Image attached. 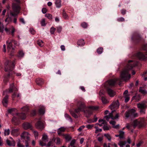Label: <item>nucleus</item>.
Masks as SVG:
<instances>
[{"label":"nucleus","mask_w":147,"mask_h":147,"mask_svg":"<svg viewBox=\"0 0 147 147\" xmlns=\"http://www.w3.org/2000/svg\"><path fill=\"white\" fill-rule=\"evenodd\" d=\"M77 105L78 108L75 109V112L78 113L83 111L85 116L87 117H88L92 114L93 111L97 110L98 108L97 106H90L86 109L85 104L81 101L78 102Z\"/></svg>","instance_id":"f257e3e1"},{"label":"nucleus","mask_w":147,"mask_h":147,"mask_svg":"<svg viewBox=\"0 0 147 147\" xmlns=\"http://www.w3.org/2000/svg\"><path fill=\"white\" fill-rule=\"evenodd\" d=\"M137 62L134 61L133 60H129L127 65L121 74L120 77L121 79L125 81L129 80L131 78L130 74L129 73V71L137 65Z\"/></svg>","instance_id":"f03ea898"},{"label":"nucleus","mask_w":147,"mask_h":147,"mask_svg":"<svg viewBox=\"0 0 147 147\" xmlns=\"http://www.w3.org/2000/svg\"><path fill=\"white\" fill-rule=\"evenodd\" d=\"M5 65V71L9 73L5 75L3 80L4 83L6 84L9 82L8 78L10 76H11L13 73L12 70L14 68L15 65L13 63L11 64V63L10 62L8 61H6Z\"/></svg>","instance_id":"7ed1b4c3"},{"label":"nucleus","mask_w":147,"mask_h":147,"mask_svg":"<svg viewBox=\"0 0 147 147\" xmlns=\"http://www.w3.org/2000/svg\"><path fill=\"white\" fill-rule=\"evenodd\" d=\"M118 81L121 82L120 79L115 78L114 80H111L106 82L104 84L105 87L107 88V92L111 97H113L115 95L116 93L111 89L108 88L114 86Z\"/></svg>","instance_id":"20e7f679"},{"label":"nucleus","mask_w":147,"mask_h":147,"mask_svg":"<svg viewBox=\"0 0 147 147\" xmlns=\"http://www.w3.org/2000/svg\"><path fill=\"white\" fill-rule=\"evenodd\" d=\"M20 3H13L12 4V9L14 13H13L11 10H10L9 13L11 15L14 17H15L18 15L20 10Z\"/></svg>","instance_id":"39448f33"},{"label":"nucleus","mask_w":147,"mask_h":147,"mask_svg":"<svg viewBox=\"0 0 147 147\" xmlns=\"http://www.w3.org/2000/svg\"><path fill=\"white\" fill-rule=\"evenodd\" d=\"M30 134L28 133L26 131L23 132L21 135V139L23 140L22 141L25 142L26 147L29 146L28 143L30 141Z\"/></svg>","instance_id":"423d86ee"},{"label":"nucleus","mask_w":147,"mask_h":147,"mask_svg":"<svg viewBox=\"0 0 147 147\" xmlns=\"http://www.w3.org/2000/svg\"><path fill=\"white\" fill-rule=\"evenodd\" d=\"M119 117V113H117L116 111L114 110L112 111L109 115H106L105 117L107 121H109V119L110 118L115 119L118 118Z\"/></svg>","instance_id":"0eeeda50"},{"label":"nucleus","mask_w":147,"mask_h":147,"mask_svg":"<svg viewBox=\"0 0 147 147\" xmlns=\"http://www.w3.org/2000/svg\"><path fill=\"white\" fill-rule=\"evenodd\" d=\"M146 101H144L137 104V107L140 110V112L141 114L145 113V109L147 107L146 104Z\"/></svg>","instance_id":"6e6552de"},{"label":"nucleus","mask_w":147,"mask_h":147,"mask_svg":"<svg viewBox=\"0 0 147 147\" xmlns=\"http://www.w3.org/2000/svg\"><path fill=\"white\" fill-rule=\"evenodd\" d=\"M144 118H140L138 119H136L133 121V127L135 128L138 125L139 127H142L144 125Z\"/></svg>","instance_id":"1a4fd4ad"},{"label":"nucleus","mask_w":147,"mask_h":147,"mask_svg":"<svg viewBox=\"0 0 147 147\" xmlns=\"http://www.w3.org/2000/svg\"><path fill=\"white\" fill-rule=\"evenodd\" d=\"M5 30L8 34H11L13 36L15 32V29L14 27L12 26L7 25L4 28Z\"/></svg>","instance_id":"9d476101"},{"label":"nucleus","mask_w":147,"mask_h":147,"mask_svg":"<svg viewBox=\"0 0 147 147\" xmlns=\"http://www.w3.org/2000/svg\"><path fill=\"white\" fill-rule=\"evenodd\" d=\"M6 43H7V51L8 52H9L10 50L11 49H13L12 46V43H13L14 44L16 45L17 42L13 40H11L9 39L7 41Z\"/></svg>","instance_id":"9b49d317"},{"label":"nucleus","mask_w":147,"mask_h":147,"mask_svg":"<svg viewBox=\"0 0 147 147\" xmlns=\"http://www.w3.org/2000/svg\"><path fill=\"white\" fill-rule=\"evenodd\" d=\"M119 105L118 100L113 102L109 106L111 110H112L114 109H117L119 107Z\"/></svg>","instance_id":"f8f14e48"},{"label":"nucleus","mask_w":147,"mask_h":147,"mask_svg":"<svg viewBox=\"0 0 147 147\" xmlns=\"http://www.w3.org/2000/svg\"><path fill=\"white\" fill-rule=\"evenodd\" d=\"M137 56L140 60L143 61L147 60V56L141 52L138 53L137 54Z\"/></svg>","instance_id":"ddd939ff"},{"label":"nucleus","mask_w":147,"mask_h":147,"mask_svg":"<svg viewBox=\"0 0 147 147\" xmlns=\"http://www.w3.org/2000/svg\"><path fill=\"white\" fill-rule=\"evenodd\" d=\"M35 126L37 129H40L41 130L45 127L43 123L40 121H38L35 124Z\"/></svg>","instance_id":"4468645a"},{"label":"nucleus","mask_w":147,"mask_h":147,"mask_svg":"<svg viewBox=\"0 0 147 147\" xmlns=\"http://www.w3.org/2000/svg\"><path fill=\"white\" fill-rule=\"evenodd\" d=\"M136 111L135 109H132L129 110L127 112H125V117L128 118L130 117H133V114Z\"/></svg>","instance_id":"2eb2a0df"},{"label":"nucleus","mask_w":147,"mask_h":147,"mask_svg":"<svg viewBox=\"0 0 147 147\" xmlns=\"http://www.w3.org/2000/svg\"><path fill=\"white\" fill-rule=\"evenodd\" d=\"M14 88L15 87L13 83L10 84L9 89L6 90L5 91H4L3 92V95H4L5 92L8 93L12 92L13 91V90L14 89Z\"/></svg>","instance_id":"dca6fc26"},{"label":"nucleus","mask_w":147,"mask_h":147,"mask_svg":"<svg viewBox=\"0 0 147 147\" xmlns=\"http://www.w3.org/2000/svg\"><path fill=\"white\" fill-rule=\"evenodd\" d=\"M9 97V96L8 95H6L3 98L2 100V104L5 107H7V106Z\"/></svg>","instance_id":"f3484780"},{"label":"nucleus","mask_w":147,"mask_h":147,"mask_svg":"<svg viewBox=\"0 0 147 147\" xmlns=\"http://www.w3.org/2000/svg\"><path fill=\"white\" fill-rule=\"evenodd\" d=\"M23 126L24 128L25 129H27L29 128L32 129V125L31 124L29 123H25L23 124Z\"/></svg>","instance_id":"a211bd4d"},{"label":"nucleus","mask_w":147,"mask_h":147,"mask_svg":"<svg viewBox=\"0 0 147 147\" xmlns=\"http://www.w3.org/2000/svg\"><path fill=\"white\" fill-rule=\"evenodd\" d=\"M16 115L22 119L24 120L26 118V115L24 113H17Z\"/></svg>","instance_id":"6ab92c4d"},{"label":"nucleus","mask_w":147,"mask_h":147,"mask_svg":"<svg viewBox=\"0 0 147 147\" xmlns=\"http://www.w3.org/2000/svg\"><path fill=\"white\" fill-rule=\"evenodd\" d=\"M19 131V129L18 128L13 129L11 131V134L12 135L15 136H18L19 134L18 133Z\"/></svg>","instance_id":"aec40b11"},{"label":"nucleus","mask_w":147,"mask_h":147,"mask_svg":"<svg viewBox=\"0 0 147 147\" xmlns=\"http://www.w3.org/2000/svg\"><path fill=\"white\" fill-rule=\"evenodd\" d=\"M56 7L57 8H60L61 6V0H56L55 2Z\"/></svg>","instance_id":"412c9836"},{"label":"nucleus","mask_w":147,"mask_h":147,"mask_svg":"<svg viewBox=\"0 0 147 147\" xmlns=\"http://www.w3.org/2000/svg\"><path fill=\"white\" fill-rule=\"evenodd\" d=\"M12 122L15 125H17L19 123V119L15 117H13L12 119Z\"/></svg>","instance_id":"4be33fe9"},{"label":"nucleus","mask_w":147,"mask_h":147,"mask_svg":"<svg viewBox=\"0 0 147 147\" xmlns=\"http://www.w3.org/2000/svg\"><path fill=\"white\" fill-rule=\"evenodd\" d=\"M139 91L143 94H146L147 93V92L145 90L144 87H140L139 88Z\"/></svg>","instance_id":"5701e85b"},{"label":"nucleus","mask_w":147,"mask_h":147,"mask_svg":"<svg viewBox=\"0 0 147 147\" xmlns=\"http://www.w3.org/2000/svg\"><path fill=\"white\" fill-rule=\"evenodd\" d=\"M85 44L84 40L80 39L77 42V45L80 46H84Z\"/></svg>","instance_id":"b1692460"},{"label":"nucleus","mask_w":147,"mask_h":147,"mask_svg":"<svg viewBox=\"0 0 147 147\" xmlns=\"http://www.w3.org/2000/svg\"><path fill=\"white\" fill-rule=\"evenodd\" d=\"M36 83L37 84L40 85L44 82V80L41 78H38L36 80Z\"/></svg>","instance_id":"393cba45"},{"label":"nucleus","mask_w":147,"mask_h":147,"mask_svg":"<svg viewBox=\"0 0 147 147\" xmlns=\"http://www.w3.org/2000/svg\"><path fill=\"white\" fill-rule=\"evenodd\" d=\"M65 128L64 127H61L59 128L57 131V133L59 135L61 134L62 132H64L65 131Z\"/></svg>","instance_id":"a878e982"},{"label":"nucleus","mask_w":147,"mask_h":147,"mask_svg":"<svg viewBox=\"0 0 147 147\" xmlns=\"http://www.w3.org/2000/svg\"><path fill=\"white\" fill-rule=\"evenodd\" d=\"M6 142L8 144L9 146H15V143L14 141H12L11 142L10 140H6Z\"/></svg>","instance_id":"bb28decb"},{"label":"nucleus","mask_w":147,"mask_h":147,"mask_svg":"<svg viewBox=\"0 0 147 147\" xmlns=\"http://www.w3.org/2000/svg\"><path fill=\"white\" fill-rule=\"evenodd\" d=\"M42 141L45 142H47L48 141V136L46 134H43L42 138Z\"/></svg>","instance_id":"cd10ccee"},{"label":"nucleus","mask_w":147,"mask_h":147,"mask_svg":"<svg viewBox=\"0 0 147 147\" xmlns=\"http://www.w3.org/2000/svg\"><path fill=\"white\" fill-rule=\"evenodd\" d=\"M64 137L65 140L67 141H70L71 139V137L70 135L67 134L64 135Z\"/></svg>","instance_id":"c85d7f7f"},{"label":"nucleus","mask_w":147,"mask_h":147,"mask_svg":"<svg viewBox=\"0 0 147 147\" xmlns=\"http://www.w3.org/2000/svg\"><path fill=\"white\" fill-rule=\"evenodd\" d=\"M39 112L40 114H44L45 113V108L43 107L40 108L39 110Z\"/></svg>","instance_id":"c756f323"},{"label":"nucleus","mask_w":147,"mask_h":147,"mask_svg":"<svg viewBox=\"0 0 147 147\" xmlns=\"http://www.w3.org/2000/svg\"><path fill=\"white\" fill-rule=\"evenodd\" d=\"M24 53L22 51H19L18 56L19 57H22L24 55Z\"/></svg>","instance_id":"7c9ffc66"},{"label":"nucleus","mask_w":147,"mask_h":147,"mask_svg":"<svg viewBox=\"0 0 147 147\" xmlns=\"http://www.w3.org/2000/svg\"><path fill=\"white\" fill-rule=\"evenodd\" d=\"M45 16L46 17L48 18L50 20H51L53 18L52 15L50 13H47L45 14Z\"/></svg>","instance_id":"2f4dec72"},{"label":"nucleus","mask_w":147,"mask_h":147,"mask_svg":"<svg viewBox=\"0 0 147 147\" xmlns=\"http://www.w3.org/2000/svg\"><path fill=\"white\" fill-rule=\"evenodd\" d=\"M37 43L38 45L40 47H42L44 45L43 42L41 40H39L37 41Z\"/></svg>","instance_id":"473e14b6"},{"label":"nucleus","mask_w":147,"mask_h":147,"mask_svg":"<svg viewBox=\"0 0 147 147\" xmlns=\"http://www.w3.org/2000/svg\"><path fill=\"white\" fill-rule=\"evenodd\" d=\"M120 138L121 139L123 138L124 137V132L123 131H120L119 132Z\"/></svg>","instance_id":"72a5a7b5"},{"label":"nucleus","mask_w":147,"mask_h":147,"mask_svg":"<svg viewBox=\"0 0 147 147\" xmlns=\"http://www.w3.org/2000/svg\"><path fill=\"white\" fill-rule=\"evenodd\" d=\"M140 99V97L139 96H134L132 98V100L135 99L136 101H139Z\"/></svg>","instance_id":"f704fd0d"},{"label":"nucleus","mask_w":147,"mask_h":147,"mask_svg":"<svg viewBox=\"0 0 147 147\" xmlns=\"http://www.w3.org/2000/svg\"><path fill=\"white\" fill-rule=\"evenodd\" d=\"M104 136L109 140L111 141V136L108 134H104Z\"/></svg>","instance_id":"c9c22d12"},{"label":"nucleus","mask_w":147,"mask_h":147,"mask_svg":"<svg viewBox=\"0 0 147 147\" xmlns=\"http://www.w3.org/2000/svg\"><path fill=\"white\" fill-rule=\"evenodd\" d=\"M103 48L101 47H100L98 48L97 50V52L99 54H101L102 53L103 51Z\"/></svg>","instance_id":"e433bc0d"},{"label":"nucleus","mask_w":147,"mask_h":147,"mask_svg":"<svg viewBox=\"0 0 147 147\" xmlns=\"http://www.w3.org/2000/svg\"><path fill=\"white\" fill-rule=\"evenodd\" d=\"M81 26L84 28H86L88 26V24L85 22H83L81 24Z\"/></svg>","instance_id":"4c0bfd02"},{"label":"nucleus","mask_w":147,"mask_h":147,"mask_svg":"<svg viewBox=\"0 0 147 147\" xmlns=\"http://www.w3.org/2000/svg\"><path fill=\"white\" fill-rule=\"evenodd\" d=\"M125 98V102H128L129 100V96L128 95H124L123 96Z\"/></svg>","instance_id":"58836bf2"},{"label":"nucleus","mask_w":147,"mask_h":147,"mask_svg":"<svg viewBox=\"0 0 147 147\" xmlns=\"http://www.w3.org/2000/svg\"><path fill=\"white\" fill-rule=\"evenodd\" d=\"M63 18L65 19H67L68 18V16L64 10L63 11Z\"/></svg>","instance_id":"ea45409f"},{"label":"nucleus","mask_w":147,"mask_h":147,"mask_svg":"<svg viewBox=\"0 0 147 147\" xmlns=\"http://www.w3.org/2000/svg\"><path fill=\"white\" fill-rule=\"evenodd\" d=\"M4 29L3 24L0 22V32H2Z\"/></svg>","instance_id":"a19ab883"},{"label":"nucleus","mask_w":147,"mask_h":147,"mask_svg":"<svg viewBox=\"0 0 147 147\" xmlns=\"http://www.w3.org/2000/svg\"><path fill=\"white\" fill-rule=\"evenodd\" d=\"M65 116L66 119H68L70 120V121L71 122H72V120L70 116L67 114L66 113L65 114Z\"/></svg>","instance_id":"79ce46f5"},{"label":"nucleus","mask_w":147,"mask_h":147,"mask_svg":"<svg viewBox=\"0 0 147 147\" xmlns=\"http://www.w3.org/2000/svg\"><path fill=\"white\" fill-rule=\"evenodd\" d=\"M45 19H43L42 20L40 24L42 26H44L46 25V24L45 23Z\"/></svg>","instance_id":"37998d69"},{"label":"nucleus","mask_w":147,"mask_h":147,"mask_svg":"<svg viewBox=\"0 0 147 147\" xmlns=\"http://www.w3.org/2000/svg\"><path fill=\"white\" fill-rule=\"evenodd\" d=\"M76 140H73L70 142V145L68 147H70L71 146H74V144L75 143Z\"/></svg>","instance_id":"c03bdc74"},{"label":"nucleus","mask_w":147,"mask_h":147,"mask_svg":"<svg viewBox=\"0 0 147 147\" xmlns=\"http://www.w3.org/2000/svg\"><path fill=\"white\" fill-rule=\"evenodd\" d=\"M101 100L102 103L104 104H105L108 102L107 100L103 96H102Z\"/></svg>","instance_id":"a18cd8bd"},{"label":"nucleus","mask_w":147,"mask_h":147,"mask_svg":"<svg viewBox=\"0 0 147 147\" xmlns=\"http://www.w3.org/2000/svg\"><path fill=\"white\" fill-rule=\"evenodd\" d=\"M55 139H53L49 141V143H48L47 144V146H50L51 144H53L54 142L55 141Z\"/></svg>","instance_id":"49530a36"},{"label":"nucleus","mask_w":147,"mask_h":147,"mask_svg":"<svg viewBox=\"0 0 147 147\" xmlns=\"http://www.w3.org/2000/svg\"><path fill=\"white\" fill-rule=\"evenodd\" d=\"M133 126V123L132 124H129L128 123L126 124V127L129 129H130L131 128V127Z\"/></svg>","instance_id":"de8ad7c7"},{"label":"nucleus","mask_w":147,"mask_h":147,"mask_svg":"<svg viewBox=\"0 0 147 147\" xmlns=\"http://www.w3.org/2000/svg\"><path fill=\"white\" fill-rule=\"evenodd\" d=\"M9 133L10 130L9 129H5L4 131V135L5 136L9 135Z\"/></svg>","instance_id":"09e8293b"},{"label":"nucleus","mask_w":147,"mask_h":147,"mask_svg":"<svg viewBox=\"0 0 147 147\" xmlns=\"http://www.w3.org/2000/svg\"><path fill=\"white\" fill-rule=\"evenodd\" d=\"M56 30L55 28H54L53 27H52L50 30V32L51 34H53L54 33L55 31Z\"/></svg>","instance_id":"8fccbe9b"},{"label":"nucleus","mask_w":147,"mask_h":147,"mask_svg":"<svg viewBox=\"0 0 147 147\" xmlns=\"http://www.w3.org/2000/svg\"><path fill=\"white\" fill-rule=\"evenodd\" d=\"M33 132L34 134V135L35 137V138L36 139L38 138V132L35 131H33Z\"/></svg>","instance_id":"3c124183"},{"label":"nucleus","mask_w":147,"mask_h":147,"mask_svg":"<svg viewBox=\"0 0 147 147\" xmlns=\"http://www.w3.org/2000/svg\"><path fill=\"white\" fill-rule=\"evenodd\" d=\"M94 126V125L92 124V125H90L88 124L87 125H86V127L87 128H88V129H91Z\"/></svg>","instance_id":"603ef678"},{"label":"nucleus","mask_w":147,"mask_h":147,"mask_svg":"<svg viewBox=\"0 0 147 147\" xmlns=\"http://www.w3.org/2000/svg\"><path fill=\"white\" fill-rule=\"evenodd\" d=\"M43 141H39V144L41 146H46V144Z\"/></svg>","instance_id":"864d4df0"},{"label":"nucleus","mask_w":147,"mask_h":147,"mask_svg":"<svg viewBox=\"0 0 147 147\" xmlns=\"http://www.w3.org/2000/svg\"><path fill=\"white\" fill-rule=\"evenodd\" d=\"M17 146L18 147H25L24 145H23L21 143L20 141H19L18 142Z\"/></svg>","instance_id":"5fc2aeb1"},{"label":"nucleus","mask_w":147,"mask_h":147,"mask_svg":"<svg viewBox=\"0 0 147 147\" xmlns=\"http://www.w3.org/2000/svg\"><path fill=\"white\" fill-rule=\"evenodd\" d=\"M61 142V139L59 138H56V144H60Z\"/></svg>","instance_id":"6e6d98bb"},{"label":"nucleus","mask_w":147,"mask_h":147,"mask_svg":"<svg viewBox=\"0 0 147 147\" xmlns=\"http://www.w3.org/2000/svg\"><path fill=\"white\" fill-rule=\"evenodd\" d=\"M57 31L58 32L60 33L61 31L62 28L61 26H58L57 27Z\"/></svg>","instance_id":"4d7b16f0"},{"label":"nucleus","mask_w":147,"mask_h":147,"mask_svg":"<svg viewBox=\"0 0 147 147\" xmlns=\"http://www.w3.org/2000/svg\"><path fill=\"white\" fill-rule=\"evenodd\" d=\"M117 21L119 22H124L125 21V19L121 17L117 19Z\"/></svg>","instance_id":"13d9d810"},{"label":"nucleus","mask_w":147,"mask_h":147,"mask_svg":"<svg viewBox=\"0 0 147 147\" xmlns=\"http://www.w3.org/2000/svg\"><path fill=\"white\" fill-rule=\"evenodd\" d=\"M71 114L72 116L75 118H78V115L75 113H71Z\"/></svg>","instance_id":"bf43d9fd"},{"label":"nucleus","mask_w":147,"mask_h":147,"mask_svg":"<svg viewBox=\"0 0 147 147\" xmlns=\"http://www.w3.org/2000/svg\"><path fill=\"white\" fill-rule=\"evenodd\" d=\"M126 10L124 9H123L121 10V14L124 15L126 13Z\"/></svg>","instance_id":"052dcab7"},{"label":"nucleus","mask_w":147,"mask_h":147,"mask_svg":"<svg viewBox=\"0 0 147 147\" xmlns=\"http://www.w3.org/2000/svg\"><path fill=\"white\" fill-rule=\"evenodd\" d=\"M98 122L99 123H106L107 122L106 121H105L103 120V119H99L98 120Z\"/></svg>","instance_id":"680f3d73"},{"label":"nucleus","mask_w":147,"mask_h":147,"mask_svg":"<svg viewBox=\"0 0 147 147\" xmlns=\"http://www.w3.org/2000/svg\"><path fill=\"white\" fill-rule=\"evenodd\" d=\"M104 92L103 90H101L100 91L99 93V95L102 97L103 96L102 95L104 94Z\"/></svg>","instance_id":"e2e57ef3"},{"label":"nucleus","mask_w":147,"mask_h":147,"mask_svg":"<svg viewBox=\"0 0 147 147\" xmlns=\"http://www.w3.org/2000/svg\"><path fill=\"white\" fill-rule=\"evenodd\" d=\"M30 32L32 34H34L35 33L34 30L32 28H30Z\"/></svg>","instance_id":"0e129e2a"},{"label":"nucleus","mask_w":147,"mask_h":147,"mask_svg":"<svg viewBox=\"0 0 147 147\" xmlns=\"http://www.w3.org/2000/svg\"><path fill=\"white\" fill-rule=\"evenodd\" d=\"M13 50V49H11V50H10L9 52H8L9 53L11 56H13V53H14V51Z\"/></svg>","instance_id":"69168bd1"},{"label":"nucleus","mask_w":147,"mask_h":147,"mask_svg":"<svg viewBox=\"0 0 147 147\" xmlns=\"http://www.w3.org/2000/svg\"><path fill=\"white\" fill-rule=\"evenodd\" d=\"M103 129L104 130H108L109 129V127L107 126L104 125L103 127Z\"/></svg>","instance_id":"338daca9"},{"label":"nucleus","mask_w":147,"mask_h":147,"mask_svg":"<svg viewBox=\"0 0 147 147\" xmlns=\"http://www.w3.org/2000/svg\"><path fill=\"white\" fill-rule=\"evenodd\" d=\"M20 21L21 22L22 24H25V22L24 19L23 18H21L20 19Z\"/></svg>","instance_id":"774afa93"}]
</instances>
